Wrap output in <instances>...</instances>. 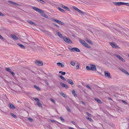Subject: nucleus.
<instances>
[{
	"label": "nucleus",
	"instance_id": "obj_1",
	"mask_svg": "<svg viewBox=\"0 0 129 129\" xmlns=\"http://www.w3.org/2000/svg\"><path fill=\"white\" fill-rule=\"evenodd\" d=\"M79 40L80 42L84 46L88 48H90V46L89 45H88L84 41L80 39H79Z\"/></svg>",
	"mask_w": 129,
	"mask_h": 129
},
{
	"label": "nucleus",
	"instance_id": "obj_2",
	"mask_svg": "<svg viewBox=\"0 0 129 129\" xmlns=\"http://www.w3.org/2000/svg\"><path fill=\"white\" fill-rule=\"evenodd\" d=\"M64 40L66 43H72V42L71 40L68 37H64L63 38Z\"/></svg>",
	"mask_w": 129,
	"mask_h": 129
},
{
	"label": "nucleus",
	"instance_id": "obj_3",
	"mask_svg": "<svg viewBox=\"0 0 129 129\" xmlns=\"http://www.w3.org/2000/svg\"><path fill=\"white\" fill-rule=\"evenodd\" d=\"M126 3H125L122 2H113V4L117 6H119L120 5H126Z\"/></svg>",
	"mask_w": 129,
	"mask_h": 129
},
{
	"label": "nucleus",
	"instance_id": "obj_4",
	"mask_svg": "<svg viewBox=\"0 0 129 129\" xmlns=\"http://www.w3.org/2000/svg\"><path fill=\"white\" fill-rule=\"evenodd\" d=\"M110 44L113 48L116 49H118L119 48V47L117 46V45L114 42H110Z\"/></svg>",
	"mask_w": 129,
	"mask_h": 129
},
{
	"label": "nucleus",
	"instance_id": "obj_5",
	"mask_svg": "<svg viewBox=\"0 0 129 129\" xmlns=\"http://www.w3.org/2000/svg\"><path fill=\"white\" fill-rule=\"evenodd\" d=\"M105 76L106 77H107L109 78H111L110 73L107 71L104 72Z\"/></svg>",
	"mask_w": 129,
	"mask_h": 129
},
{
	"label": "nucleus",
	"instance_id": "obj_6",
	"mask_svg": "<svg viewBox=\"0 0 129 129\" xmlns=\"http://www.w3.org/2000/svg\"><path fill=\"white\" fill-rule=\"evenodd\" d=\"M35 64L38 66H41L43 65V63L42 61L39 60H37L35 62Z\"/></svg>",
	"mask_w": 129,
	"mask_h": 129
},
{
	"label": "nucleus",
	"instance_id": "obj_7",
	"mask_svg": "<svg viewBox=\"0 0 129 129\" xmlns=\"http://www.w3.org/2000/svg\"><path fill=\"white\" fill-rule=\"evenodd\" d=\"M115 56H116L117 58H119L120 60L122 61L123 62H125V60H124V59L120 55H117V54H115Z\"/></svg>",
	"mask_w": 129,
	"mask_h": 129
},
{
	"label": "nucleus",
	"instance_id": "obj_8",
	"mask_svg": "<svg viewBox=\"0 0 129 129\" xmlns=\"http://www.w3.org/2000/svg\"><path fill=\"white\" fill-rule=\"evenodd\" d=\"M119 70L128 75H129V73L125 70L122 68H120Z\"/></svg>",
	"mask_w": 129,
	"mask_h": 129
},
{
	"label": "nucleus",
	"instance_id": "obj_9",
	"mask_svg": "<svg viewBox=\"0 0 129 129\" xmlns=\"http://www.w3.org/2000/svg\"><path fill=\"white\" fill-rule=\"evenodd\" d=\"M91 70L93 71H95L96 70V69L95 67V66L93 64H91L90 66Z\"/></svg>",
	"mask_w": 129,
	"mask_h": 129
},
{
	"label": "nucleus",
	"instance_id": "obj_10",
	"mask_svg": "<svg viewBox=\"0 0 129 129\" xmlns=\"http://www.w3.org/2000/svg\"><path fill=\"white\" fill-rule=\"evenodd\" d=\"M10 36L14 40H17L19 39L18 37L15 35H11Z\"/></svg>",
	"mask_w": 129,
	"mask_h": 129
},
{
	"label": "nucleus",
	"instance_id": "obj_11",
	"mask_svg": "<svg viewBox=\"0 0 129 129\" xmlns=\"http://www.w3.org/2000/svg\"><path fill=\"white\" fill-rule=\"evenodd\" d=\"M6 70L8 72H10L11 74H12L13 76H14L15 74L13 72L11 71V70L10 69L8 68H6Z\"/></svg>",
	"mask_w": 129,
	"mask_h": 129
},
{
	"label": "nucleus",
	"instance_id": "obj_12",
	"mask_svg": "<svg viewBox=\"0 0 129 129\" xmlns=\"http://www.w3.org/2000/svg\"><path fill=\"white\" fill-rule=\"evenodd\" d=\"M60 6L61 7L65 9L68 11H70V10L67 6H66L62 4H61Z\"/></svg>",
	"mask_w": 129,
	"mask_h": 129
},
{
	"label": "nucleus",
	"instance_id": "obj_13",
	"mask_svg": "<svg viewBox=\"0 0 129 129\" xmlns=\"http://www.w3.org/2000/svg\"><path fill=\"white\" fill-rule=\"evenodd\" d=\"M67 81L69 84L71 85H73L74 84L73 81L71 79H67Z\"/></svg>",
	"mask_w": 129,
	"mask_h": 129
},
{
	"label": "nucleus",
	"instance_id": "obj_14",
	"mask_svg": "<svg viewBox=\"0 0 129 129\" xmlns=\"http://www.w3.org/2000/svg\"><path fill=\"white\" fill-rule=\"evenodd\" d=\"M71 50L73 51H74V50H75L76 51L78 52H80V50L79 49L76 47H74L72 48L71 49Z\"/></svg>",
	"mask_w": 129,
	"mask_h": 129
},
{
	"label": "nucleus",
	"instance_id": "obj_15",
	"mask_svg": "<svg viewBox=\"0 0 129 129\" xmlns=\"http://www.w3.org/2000/svg\"><path fill=\"white\" fill-rule=\"evenodd\" d=\"M32 8L33 9H34V10L36 11H37L38 12H40V11H41L40 9H39L38 8H37V7H32Z\"/></svg>",
	"mask_w": 129,
	"mask_h": 129
},
{
	"label": "nucleus",
	"instance_id": "obj_16",
	"mask_svg": "<svg viewBox=\"0 0 129 129\" xmlns=\"http://www.w3.org/2000/svg\"><path fill=\"white\" fill-rule=\"evenodd\" d=\"M56 33L61 38H62L63 37L61 34L59 32L56 31Z\"/></svg>",
	"mask_w": 129,
	"mask_h": 129
},
{
	"label": "nucleus",
	"instance_id": "obj_17",
	"mask_svg": "<svg viewBox=\"0 0 129 129\" xmlns=\"http://www.w3.org/2000/svg\"><path fill=\"white\" fill-rule=\"evenodd\" d=\"M9 106L10 108L11 109H15V108L13 104H9Z\"/></svg>",
	"mask_w": 129,
	"mask_h": 129
},
{
	"label": "nucleus",
	"instance_id": "obj_18",
	"mask_svg": "<svg viewBox=\"0 0 129 129\" xmlns=\"http://www.w3.org/2000/svg\"><path fill=\"white\" fill-rule=\"evenodd\" d=\"M17 44L20 46V47L21 48L23 49H25V47L22 45L20 43H17Z\"/></svg>",
	"mask_w": 129,
	"mask_h": 129
},
{
	"label": "nucleus",
	"instance_id": "obj_19",
	"mask_svg": "<svg viewBox=\"0 0 129 129\" xmlns=\"http://www.w3.org/2000/svg\"><path fill=\"white\" fill-rule=\"evenodd\" d=\"M27 22L29 23L31 25H33L34 24L35 25H36V24L35 23L30 20L28 21Z\"/></svg>",
	"mask_w": 129,
	"mask_h": 129
},
{
	"label": "nucleus",
	"instance_id": "obj_20",
	"mask_svg": "<svg viewBox=\"0 0 129 129\" xmlns=\"http://www.w3.org/2000/svg\"><path fill=\"white\" fill-rule=\"evenodd\" d=\"M85 40L90 44H92V43L87 38H85Z\"/></svg>",
	"mask_w": 129,
	"mask_h": 129
},
{
	"label": "nucleus",
	"instance_id": "obj_21",
	"mask_svg": "<svg viewBox=\"0 0 129 129\" xmlns=\"http://www.w3.org/2000/svg\"><path fill=\"white\" fill-rule=\"evenodd\" d=\"M57 64L59 66H60L62 67H64V65L62 64L61 63H60V62H58L57 63Z\"/></svg>",
	"mask_w": 129,
	"mask_h": 129
},
{
	"label": "nucleus",
	"instance_id": "obj_22",
	"mask_svg": "<svg viewBox=\"0 0 129 129\" xmlns=\"http://www.w3.org/2000/svg\"><path fill=\"white\" fill-rule=\"evenodd\" d=\"M37 104L40 107H42V105L40 103V100L38 101L37 103Z\"/></svg>",
	"mask_w": 129,
	"mask_h": 129
},
{
	"label": "nucleus",
	"instance_id": "obj_23",
	"mask_svg": "<svg viewBox=\"0 0 129 129\" xmlns=\"http://www.w3.org/2000/svg\"><path fill=\"white\" fill-rule=\"evenodd\" d=\"M95 100L98 103H102V102L99 99L97 98H95Z\"/></svg>",
	"mask_w": 129,
	"mask_h": 129
},
{
	"label": "nucleus",
	"instance_id": "obj_24",
	"mask_svg": "<svg viewBox=\"0 0 129 129\" xmlns=\"http://www.w3.org/2000/svg\"><path fill=\"white\" fill-rule=\"evenodd\" d=\"M39 12L40 13L41 15L42 16L44 14V11L43 10L41 9V11H40V12Z\"/></svg>",
	"mask_w": 129,
	"mask_h": 129
},
{
	"label": "nucleus",
	"instance_id": "obj_25",
	"mask_svg": "<svg viewBox=\"0 0 129 129\" xmlns=\"http://www.w3.org/2000/svg\"><path fill=\"white\" fill-rule=\"evenodd\" d=\"M70 63L73 66H75V62L74 61H70Z\"/></svg>",
	"mask_w": 129,
	"mask_h": 129
},
{
	"label": "nucleus",
	"instance_id": "obj_26",
	"mask_svg": "<svg viewBox=\"0 0 129 129\" xmlns=\"http://www.w3.org/2000/svg\"><path fill=\"white\" fill-rule=\"evenodd\" d=\"M39 2H40L41 3H42V4H44L45 3V2L43 1L42 0H37Z\"/></svg>",
	"mask_w": 129,
	"mask_h": 129
},
{
	"label": "nucleus",
	"instance_id": "obj_27",
	"mask_svg": "<svg viewBox=\"0 0 129 129\" xmlns=\"http://www.w3.org/2000/svg\"><path fill=\"white\" fill-rule=\"evenodd\" d=\"M77 11H78L80 13H81L82 15H84V12H82L81 11H80L79 9H78L77 10Z\"/></svg>",
	"mask_w": 129,
	"mask_h": 129
},
{
	"label": "nucleus",
	"instance_id": "obj_28",
	"mask_svg": "<svg viewBox=\"0 0 129 129\" xmlns=\"http://www.w3.org/2000/svg\"><path fill=\"white\" fill-rule=\"evenodd\" d=\"M59 77L62 80H66V79L63 76H61V75H59Z\"/></svg>",
	"mask_w": 129,
	"mask_h": 129
},
{
	"label": "nucleus",
	"instance_id": "obj_29",
	"mask_svg": "<svg viewBox=\"0 0 129 129\" xmlns=\"http://www.w3.org/2000/svg\"><path fill=\"white\" fill-rule=\"evenodd\" d=\"M11 115L14 118H17V116L15 115L14 114L12 113H11Z\"/></svg>",
	"mask_w": 129,
	"mask_h": 129
},
{
	"label": "nucleus",
	"instance_id": "obj_30",
	"mask_svg": "<svg viewBox=\"0 0 129 129\" xmlns=\"http://www.w3.org/2000/svg\"><path fill=\"white\" fill-rule=\"evenodd\" d=\"M34 87L35 88H36L38 90H40V88H39V87H38V86H36V85H34Z\"/></svg>",
	"mask_w": 129,
	"mask_h": 129
},
{
	"label": "nucleus",
	"instance_id": "obj_31",
	"mask_svg": "<svg viewBox=\"0 0 129 129\" xmlns=\"http://www.w3.org/2000/svg\"><path fill=\"white\" fill-rule=\"evenodd\" d=\"M60 94L61 95H62L64 97L66 98L67 97L65 94L64 93H61Z\"/></svg>",
	"mask_w": 129,
	"mask_h": 129
},
{
	"label": "nucleus",
	"instance_id": "obj_32",
	"mask_svg": "<svg viewBox=\"0 0 129 129\" xmlns=\"http://www.w3.org/2000/svg\"><path fill=\"white\" fill-rule=\"evenodd\" d=\"M58 9L61 12H63L64 11L63 9H62L61 8L59 7H58Z\"/></svg>",
	"mask_w": 129,
	"mask_h": 129
},
{
	"label": "nucleus",
	"instance_id": "obj_33",
	"mask_svg": "<svg viewBox=\"0 0 129 129\" xmlns=\"http://www.w3.org/2000/svg\"><path fill=\"white\" fill-rule=\"evenodd\" d=\"M58 23L59 24H61V25H63L64 24V23H63L62 22V21H60V20L59 21Z\"/></svg>",
	"mask_w": 129,
	"mask_h": 129
},
{
	"label": "nucleus",
	"instance_id": "obj_34",
	"mask_svg": "<svg viewBox=\"0 0 129 129\" xmlns=\"http://www.w3.org/2000/svg\"><path fill=\"white\" fill-rule=\"evenodd\" d=\"M28 119L29 120L30 122H33V120L31 118H28Z\"/></svg>",
	"mask_w": 129,
	"mask_h": 129
},
{
	"label": "nucleus",
	"instance_id": "obj_35",
	"mask_svg": "<svg viewBox=\"0 0 129 129\" xmlns=\"http://www.w3.org/2000/svg\"><path fill=\"white\" fill-rule=\"evenodd\" d=\"M72 93L73 95H74L75 96L76 95V93L75 92V91L74 90H73L72 91Z\"/></svg>",
	"mask_w": 129,
	"mask_h": 129
},
{
	"label": "nucleus",
	"instance_id": "obj_36",
	"mask_svg": "<svg viewBox=\"0 0 129 129\" xmlns=\"http://www.w3.org/2000/svg\"><path fill=\"white\" fill-rule=\"evenodd\" d=\"M86 118L89 121H90L91 122L93 121V120L91 118H89V117H86Z\"/></svg>",
	"mask_w": 129,
	"mask_h": 129
},
{
	"label": "nucleus",
	"instance_id": "obj_37",
	"mask_svg": "<svg viewBox=\"0 0 129 129\" xmlns=\"http://www.w3.org/2000/svg\"><path fill=\"white\" fill-rule=\"evenodd\" d=\"M60 119L61 120L62 122H64V119L63 118L61 117H59Z\"/></svg>",
	"mask_w": 129,
	"mask_h": 129
},
{
	"label": "nucleus",
	"instance_id": "obj_38",
	"mask_svg": "<svg viewBox=\"0 0 129 129\" xmlns=\"http://www.w3.org/2000/svg\"><path fill=\"white\" fill-rule=\"evenodd\" d=\"M66 109L69 112H71V110L70 109L69 107H66Z\"/></svg>",
	"mask_w": 129,
	"mask_h": 129
},
{
	"label": "nucleus",
	"instance_id": "obj_39",
	"mask_svg": "<svg viewBox=\"0 0 129 129\" xmlns=\"http://www.w3.org/2000/svg\"><path fill=\"white\" fill-rule=\"evenodd\" d=\"M50 100H51V101L53 103H55V101L53 99H52V98H50Z\"/></svg>",
	"mask_w": 129,
	"mask_h": 129
},
{
	"label": "nucleus",
	"instance_id": "obj_40",
	"mask_svg": "<svg viewBox=\"0 0 129 129\" xmlns=\"http://www.w3.org/2000/svg\"><path fill=\"white\" fill-rule=\"evenodd\" d=\"M60 84L62 86V87H64L65 86V84L61 82L60 83Z\"/></svg>",
	"mask_w": 129,
	"mask_h": 129
},
{
	"label": "nucleus",
	"instance_id": "obj_41",
	"mask_svg": "<svg viewBox=\"0 0 129 129\" xmlns=\"http://www.w3.org/2000/svg\"><path fill=\"white\" fill-rule=\"evenodd\" d=\"M86 69H87V70H91L90 67L89 66H86Z\"/></svg>",
	"mask_w": 129,
	"mask_h": 129
},
{
	"label": "nucleus",
	"instance_id": "obj_42",
	"mask_svg": "<svg viewBox=\"0 0 129 129\" xmlns=\"http://www.w3.org/2000/svg\"><path fill=\"white\" fill-rule=\"evenodd\" d=\"M34 99L37 102L40 100L38 98H34Z\"/></svg>",
	"mask_w": 129,
	"mask_h": 129
},
{
	"label": "nucleus",
	"instance_id": "obj_43",
	"mask_svg": "<svg viewBox=\"0 0 129 129\" xmlns=\"http://www.w3.org/2000/svg\"><path fill=\"white\" fill-rule=\"evenodd\" d=\"M53 20L56 22L57 23H58L59 20H57V19H53Z\"/></svg>",
	"mask_w": 129,
	"mask_h": 129
},
{
	"label": "nucleus",
	"instance_id": "obj_44",
	"mask_svg": "<svg viewBox=\"0 0 129 129\" xmlns=\"http://www.w3.org/2000/svg\"><path fill=\"white\" fill-rule=\"evenodd\" d=\"M9 2L12 5H14V4H15V3L10 1H9Z\"/></svg>",
	"mask_w": 129,
	"mask_h": 129
},
{
	"label": "nucleus",
	"instance_id": "obj_45",
	"mask_svg": "<svg viewBox=\"0 0 129 129\" xmlns=\"http://www.w3.org/2000/svg\"><path fill=\"white\" fill-rule=\"evenodd\" d=\"M43 16L45 17L46 18H48V16L46 15L45 14H44Z\"/></svg>",
	"mask_w": 129,
	"mask_h": 129
},
{
	"label": "nucleus",
	"instance_id": "obj_46",
	"mask_svg": "<svg viewBox=\"0 0 129 129\" xmlns=\"http://www.w3.org/2000/svg\"><path fill=\"white\" fill-rule=\"evenodd\" d=\"M86 86L89 89L91 90V88L88 85H86Z\"/></svg>",
	"mask_w": 129,
	"mask_h": 129
},
{
	"label": "nucleus",
	"instance_id": "obj_47",
	"mask_svg": "<svg viewBox=\"0 0 129 129\" xmlns=\"http://www.w3.org/2000/svg\"><path fill=\"white\" fill-rule=\"evenodd\" d=\"M86 114L88 115L90 117L91 115V114H89L88 112H86Z\"/></svg>",
	"mask_w": 129,
	"mask_h": 129
},
{
	"label": "nucleus",
	"instance_id": "obj_48",
	"mask_svg": "<svg viewBox=\"0 0 129 129\" xmlns=\"http://www.w3.org/2000/svg\"><path fill=\"white\" fill-rule=\"evenodd\" d=\"M64 87H65L66 89H68L69 88V86L65 84Z\"/></svg>",
	"mask_w": 129,
	"mask_h": 129
},
{
	"label": "nucleus",
	"instance_id": "obj_49",
	"mask_svg": "<svg viewBox=\"0 0 129 129\" xmlns=\"http://www.w3.org/2000/svg\"><path fill=\"white\" fill-rule=\"evenodd\" d=\"M66 73L65 72H62L61 73V75H65Z\"/></svg>",
	"mask_w": 129,
	"mask_h": 129
},
{
	"label": "nucleus",
	"instance_id": "obj_50",
	"mask_svg": "<svg viewBox=\"0 0 129 129\" xmlns=\"http://www.w3.org/2000/svg\"><path fill=\"white\" fill-rule=\"evenodd\" d=\"M73 8L74 9H75V10H76L77 11V10L78 9V8H77L76 7H73Z\"/></svg>",
	"mask_w": 129,
	"mask_h": 129
},
{
	"label": "nucleus",
	"instance_id": "obj_51",
	"mask_svg": "<svg viewBox=\"0 0 129 129\" xmlns=\"http://www.w3.org/2000/svg\"><path fill=\"white\" fill-rule=\"evenodd\" d=\"M53 24L54 25L57 26V27H59V26L57 24H56L55 23H53Z\"/></svg>",
	"mask_w": 129,
	"mask_h": 129
},
{
	"label": "nucleus",
	"instance_id": "obj_52",
	"mask_svg": "<svg viewBox=\"0 0 129 129\" xmlns=\"http://www.w3.org/2000/svg\"><path fill=\"white\" fill-rule=\"evenodd\" d=\"M50 121L52 123H53V122H55L56 121H54V120H51Z\"/></svg>",
	"mask_w": 129,
	"mask_h": 129
},
{
	"label": "nucleus",
	"instance_id": "obj_53",
	"mask_svg": "<svg viewBox=\"0 0 129 129\" xmlns=\"http://www.w3.org/2000/svg\"><path fill=\"white\" fill-rule=\"evenodd\" d=\"M76 68L77 69H79V66L78 65H77L76 66Z\"/></svg>",
	"mask_w": 129,
	"mask_h": 129
},
{
	"label": "nucleus",
	"instance_id": "obj_54",
	"mask_svg": "<svg viewBox=\"0 0 129 129\" xmlns=\"http://www.w3.org/2000/svg\"><path fill=\"white\" fill-rule=\"evenodd\" d=\"M4 16V15L2 13H1L0 12V16Z\"/></svg>",
	"mask_w": 129,
	"mask_h": 129
},
{
	"label": "nucleus",
	"instance_id": "obj_55",
	"mask_svg": "<svg viewBox=\"0 0 129 129\" xmlns=\"http://www.w3.org/2000/svg\"><path fill=\"white\" fill-rule=\"evenodd\" d=\"M14 5H18V6H20V5L18 4L15 3V4H14Z\"/></svg>",
	"mask_w": 129,
	"mask_h": 129
},
{
	"label": "nucleus",
	"instance_id": "obj_56",
	"mask_svg": "<svg viewBox=\"0 0 129 129\" xmlns=\"http://www.w3.org/2000/svg\"><path fill=\"white\" fill-rule=\"evenodd\" d=\"M71 122L74 125H75V122L74 121H71Z\"/></svg>",
	"mask_w": 129,
	"mask_h": 129
},
{
	"label": "nucleus",
	"instance_id": "obj_57",
	"mask_svg": "<svg viewBox=\"0 0 129 129\" xmlns=\"http://www.w3.org/2000/svg\"><path fill=\"white\" fill-rule=\"evenodd\" d=\"M126 5L129 6V3H126Z\"/></svg>",
	"mask_w": 129,
	"mask_h": 129
},
{
	"label": "nucleus",
	"instance_id": "obj_58",
	"mask_svg": "<svg viewBox=\"0 0 129 129\" xmlns=\"http://www.w3.org/2000/svg\"><path fill=\"white\" fill-rule=\"evenodd\" d=\"M0 39H3L2 37L0 35Z\"/></svg>",
	"mask_w": 129,
	"mask_h": 129
},
{
	"label": "nucleus",
	"instance_id": "obj_59",
	"mask_svg": "<svg viewBox=\"0 0 129 129\" xmlns=\"http://www.w3.org/2000/svg\"><path fill=\"white\" fill-rule=\"evenodd\" d=\"M81 102L83 104V105H85V104L84 102H83L82 101H81Z\"/></svg>",
	"mask_w": 129,
	"mask_h": 129
},
{
	"label": "nucleus",
	"instance_id": "obj_60",
	"mask_svg": "<svg viewBox=\"0 0 129 129\" xmlns=\"http://www.w3.org/2000/svg\"><path fill=\"white\" fill-rule=\"evenodd\" d=\"M62 71H59V73H61H61H62Z\"/></svg>",
	"mask_w": 129,
	"mask_h": 129
},
{
	"label": "nucleus",
	"instance_id": "obj_61",
	"mask_svg": "<svg viewBox=\"0 0 129 129\" xmlns=\"http://www.w3.org/2000/svg\"><path fill=\"white\" fill-rule=\"evenodd\" d=\"M122 102H123L124 103H126V102L125 101H124L122 100Z\"/></svg>",
	"mask_w": 129,
	"mask_h": 129
},
{
	"label": "nucleus",
	"instance_id": "obj_62",
	"mask_svg": "<svg viewBox=\"0 0 129 129\" xmlns=\"http://www.w3.org/2000/svg\"><path fill=\"white\" fill-rule=\"evenodd\" d=\"M108 99H109V100H112L110 98H108Z\"/></svg>",
	"mask_w": 129,
	"mask_h": 129
},
{
	"label": "nucleus",
	"instance_id": "obj_63",
	"mask_svg": "<svg viewBox=\"0 0 129 129\" xmlns=\"http://www.w3.org/2000/svg\"><path fill=\"white\" fill-rule=\"evenodd\" d=\"M46 83L48 85L49 84V83Z\"/></svg>",
	"mask_w": 129,
	"mask_h": 129
},
{
	"label": "nucleus",
	"instance_id": "obj_64",
	"mask_svg": "<svg viewBox=\"0 0 129 129\" xmlns=\"http://www.w3.org/2000/svg\"><path fill=\"white\" fill-rule=\"evenodd\" d=\"M128 57H129V54H128Z\"/></svg>",
	"mask_w": 129,
	"mask_h": 129
}]
</instances>
